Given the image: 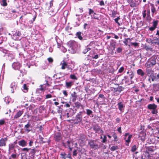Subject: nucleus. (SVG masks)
<instances>
[{"instance_id": "obj_42", "label": "nucleus", "mask_w": 159, "mask_h": 159, "mask_svg": "<svg viewBox=\"0 0 159 159\" xmlns=\"http://www.w3.org/2000/svg\"><path fill=\"white\" fill-rule=\"evenodd\" d=\"M93 16H92V15H91V16L92 17V18H93L94 19H97L98 20H99V19L98 18V17H97V16H96V15H97V14H96V13L94 12L93 13Z\"/></svg>"}, {"instance_id": "obj_28", "label": "nucleus", "mask_w": 159, "mask_h": 159, "mask_svg": "<svg viewBox=\"0 0 159 159\" xmlns=\"http://www.w3.org/2000/svg\"><path fill=\"white\" fill-rule=\"evenodd\" d=\"M23 90H24V92L26 93L28 91V88L26 84H24L23 85Z\"/></svg>"}, {"instance_id": "obj_56", "label": "nucleus", "mask_w": 159, "mask_h": 159, "mask_svg": "<svg viewBox=\"0 0 159 159\" xmlns=\"http://www.w3.org/2000/svg\"><path fill=\"white\" fill-rule=\"evenodd\" d=\"M45 82L46 83L45 84H45V85H46L47 86H48V87H49L51 85V84L49 83L47 80H45Z\"/></svg>"}, {"instance_id": "obj_15", "label": "nucleus", "mask_w": 159, "mask_h": 159, "mask_svg": "<svg viewBox=\"0 0 159 159\" xmlns=\"http://www.w3.org/2000/svg\"><path fill=\"white\" fill-rule=\"evenodd\" d=\"M18 145L22 147H24L27 146V142L24 139H21L18 142Z\"/></svg>"}, {"instance_id": "obj_31", "label": "nucleus", "mask_w": 159, "mask_h": 159, "mask_svg": "<svg viewBox=\"0 0 159 159\" xmlns=\"http://www.w3.org/2000/svg\"><path fill=\"white\" fill-rule=\"evenodd\" d=\"M132 137V135H129L128 136L127 139H126L125 141H126V145H127V144H126L127 143H128V144H129V143L130 142V139Z\"/></svg>"}, {"instance_id": "obj_26", "label": "nucleus", "mask_w": 159, "mask_h": 159, "mask_svg": "<svg viewBox=\"0 0 159 159\" xmlns=\"http://www.w3.org/2000/svg\"><path fill=\"white\" fill-rule=\"evenodd\" d=\"M7 0H2L1 2V5L3 7L7 6Z\"/></svg>"}, {"instance_id": "obj_17", "label": "nucleus", "mask_w": 159, "mask_h": 159, "mask_svg": "<svg viewBox=\"0 0 159 159\" xmlns=\"http://www.w3.org/2000/svg\"><path fill=\"white\" fill-rule=\"evenodd\" d=\"M30 151L29 153V154L31 155L32 157L34 158L35 154L37 150L35 148H33L30 149Z\"/></svg>"}, {"instance_id": "obj_63", "label": "nucleus", "mask_w": 159, "mask_h": 159, "mask_svg": "<svg viewBox=\"0 0 159 159\" xmlns=\"http://www.w3.org/2000/svg\"><path fill=\"white\" fill-rule=\"evenodd\" d=\"M63 93L66 97H67V96L68 93L66 90H64L63 91Z\"/></svg>"}, {"instance_id": "obj_27", "label": "nucleus", "mask_w": 159, "mask_h": 159, "mask_svg": "<svg viewBox=\"0 0 159 159\" xmlns=\"http://www.w3.org/2000/svg\"><path fill=\"white\" fill-rule=\"evenodd\" d=\"M124 88L121 86H119L116 88L117 92L120 93L121 91L124 89Z\"/></svg>"}, {"instance_id": "obj_32", "label": "nucleus", "mask_w": 159, "mask_h": 159, "mask_svg": "<svg viewBox=\"0 0 159 159\" xmlns=\"http://www.w3.org/2000/svg\"><path fill=\"white\" fill-rule=\"evenodd\" d=\"M45 84H42L40 85V88L39 89L40 90L44 91L46 89V87L44 86Z\"/></svg>"}, {"instance_id": "obj_18", "label": "nucleus", "mask_w": 159, "mask_h": 159, "mask_svg": "<svg viewBox=\"0 0 159 159\" xmlns=\"http://www.w3.org/2000/svg\"><path fill=\"white\" fill-rule=\"evenodd\" d=\"M117 105L118 108L120 111H122L124 109L125 106L122 102H119L117 104Z\"/></svg>"}, {"instance_id": "obj_51", "label": "nucleus", "mask_w": 159, "mask_h": 159, "mask_svg": "<svg viewBox=\"0 0 159 159\" xmlns=\"http://www.w3.org/2000/svg\"><path fill=\"white\" fill-rule=\"evenodd\" d=\"M5 123L4 119L0 120V125H3Z\"/></svg>"}, {"instance_id": "obj_7", "label": "nucleus", "mask_w": 159, "mask_h": 159, "mask_svg": "<svg viewBox=\"0 0 159 159\" xmlns=\"http://www.w3.org/2000/svg\"><path fill=\"white\" fill-rule=\"evenodd\" d=\"M21 66V65L18 62H14L12 64V67L15 70H19V69Z\"/></svg>"}, {"instance_id": "obj_37", "label": "nucleus", "mask_w": 159, "mask_h": 159, "mask_svg": "<svg viewBox=\"0 0 159 159\" xmlns=\"http://www.w3.org/2000/svg\"><path fill=\"white\" fill-rule=\"evenodd\" d=\"M118 149V147L116 146H113L110 148L111 151H113Z\"/></svg>"}, {"instance_id": "obj_22", "label": "nucleus", "mask_w": 159, "mask_h": 159, "mask_svg": "<svg viewBox=\"0 0 159 159\" xmlns=\"http://www.w3.org/2000/svg\"><path fill=\"white\" fill-rule=\"evenodd\" d=\"M82 33L81 32H77L75 35L76 36L78 37V38L81 40H83V37L81 35V34H82Z\"/></svg>"}, {"instance_id": "obj_21", "label": "nucleus", "mask_w": 159, "mask_h": 159, "mask_svg": "<svg viewBox=\"0 0 159 159\" xmlns=\"http://www.w3.org/2000/svg\"><path fill=\"white\" fill-rule=\"evenodd\" d=\"M151 5L152 6V7L151 8V10L152 13V15L153 16V15L154 14H156V10L153 4H152Z\"/></svg>"}, {"instance_id": "obj_44", "label": "nucleus", "mask_w": 159, "mask_h": 159, "mask_svg": "<svg viewBox=\"0 0 159 159\" xmlns=\"http://www.w3.org/2000/svg\"><path fill=\"white\" fill-rule=\"evenodd\" d=\"M158 24V21L155 20L153 22V26L155 28L157 27V26Z\"/></svg>"}, {"instance_id": "obj_20", "label": "nucleus", "mask_w": 159, "mask_h": 159, "mask_svg": "<svg viewBox=\"0 0 159 159\" xmlns=\"http://www.w3.org/2000/svg\"><path fill=\"white\" fill-rule=\"evenodd\" d=\"M73 84V83L72 81L66 82V87L67 89H70Z\"/></svg>"}, {"instance_id": "obj_16", "label": "nucleus", "mask_w": 159, "mask_h": 159, "mask_svg": "<svg viewBox=\"0 0 159 159\" xmlns=\"http://www.w3.org/2000/svg\"><path fill=\"white\" fill-rule=\"evenodd\" d=\"M67 144L64 142H62V144L63 146L65 147V148H67L71 147V144H72V146L73 145V143L70 141L68 140L66 142Z\"/></svg>"}, {"instance_id": "obj_12", "label": "nucleus", "mask_w": 159, "mask_h": 159, "mask_svg": "<svg viewBox=\"0 0 159 159\" xmlns=\"http://www.w3.org/2000/svg\"><path fill=\"white\" fill-rule=\"evenodd\" d=\"M23 113V111L22 110H20L17 112L16 115H15L13 118V120H17L22 115Z\"/></svg>"}, {"instance_id": "obj_60", "label": "nucleus", "mask_w": 159, "mask_h": 159, "mask_svg": "<svg viewBox=\"0 0 159 159\" xmlns=\"http://www.w3.org/2000/svg\"><path fill=\"white\" fill-rule=\"evenodd\" d=\"M48 62L50 63H52L53 61V59L51 57H49L48 58Z\"/></svg>"}, {"instance_id": "obj_6", "label": "nucleus", "mask_w": 159, "mask_h": 159, "mask_svg": "<svg viewBox=\"0 0 159 159\" xmlns=\"http://www.w3.org/2000/svg\"><path fill=\"white\" fill-rule=\"evenodd\" d=\"M54 138L55 140L57 142H59L62 138L61 134L60 132H58L55 133L54 135Z\"/></svg>"}, {"instance_id": "obj_23", "label": "nucleus", "mask_w": 159, "mask_h": 159, "mask_svg": "<svg viewBox=\"0 0 159 159\" xmlns=\"http://www.w3.org/2000/svg\"><path fill=\"white\" fill-rule=\"evenodd\" d=\"M131 41V39L129 38H127V39H125L123 41V43L126 45H128V43L129 42L130 43Z\"/></svg>"}, {"instance_id": "obj_9", "label": "nucleus", "mask_w": 159, "mask_h": 159, "mask_svg": "<svg viewBox=\"0 0 159 159\" xmlns=\"http://www.w3.org/2000/svg\"><path fill=\"white\" fill-rule=\"evenodd\" d=\"M8 139L6 137L2 138L0 140V147H5L6 146V142L7 141Z\"/></svg>"}, {"instance_id": "obj_46", "label": "nucleus", "mask_w": 159, "mask_h": 159, "mask_svg": "<svg viewBox=\"0 0 159 159\" xmlns=\"http://www.w3.org/2000/svg\"><path fill=\"white\" fill-rule=\"evenodd\" d=\"M130 45L132 46H134L135 47H138V43H130Z\"/></svg>"}, {"instance_id": "obj_45", "label": "nucleus", "mask_w": 159, "mask_h": 159, "mask_svg": "<svg viewBox=\"0 0 159 159\" xmlns=\"http://www.w3.org/2000/svg\"><path fill=\"white\" fill-rule=\"evenodd\" d=\"M20 74L19 75V76L18 77V79H20V77L21 76L23 77L24 75V74L23 71L22 70L20 71Z\"/></svg>"}, {"instance_id": "obj_19", "label": "nucleus", "mask_w": 159, "mask_h": 159, "mask_svg": "<svg viewBox=\"0 0 159 159\" xmlns=\"http://www.w3.org/2000/svg\"><path fill=\"white\" fill-rule=\"evenodd\" d=\"M71 96L72 97V101L73 102H75L77 98L76 93L74 92L71 94Z\"/></svg>"}, {"instance_id": "obj_2", "label": "nucleus", "mask_w": 159, "mask_h": 159, "mask_svg": "<svg viewBox=\"0 0 159 159\" xmlns=\"http://www.w3.org/2000/svg\"><path fill=\"white\" fill-rule=\"evenodd\" d=\"M61 68L62 70H65L66 69V71L68 73L67 74H69V73L72 72L73 69L70 66V65H68L67 62L63 60L61 64Z\"/></svg>"}, {"instance_id": "obj_14", "label": "nucleus", "mask_w": 159, "mask_h": 159, "mask_svg": "<svg viewBox=\"0 0 159 159\" xmlns=\"http://www.w3.org/2000/svg\"><path fill=\"white\" fill-rule=\"evenodd\" d=\"M148 74L150 78H154V79L155 78V79L157 80H158L157 78V76L154 75L153 72L152 70H148Z\"/></svg>"}, {"instance_id": "obj_64", "label": "nucleus", "mask_w": 159, "mask_h": 159, "mask_svg": "<svg viewBox=\"0 0 159 159\" xmlns=\"http://www.w3.org/2000/svg\"><path fill=\"white\" fill-rule=\"evenodd\" d=\"M144 74V73L142 70L140 69V75L142 76H143Z\"/></svg>"}, {"instance_id": "obj_10", "label": "nucleus", "mask_w": 159, "mask_h": 159, "mask_svg": "<svg viewBox=\"0 0 159 159\" xmlns=\"http://www.w3.org/2000/svg\"><path fill=\"white\" fill-rule=\"evenodd\" d=\"M68 46L72 49H73L77 45L76 42L74 40H70L68 43Z\"/></svg>"}, {"instance_id": "obj_35", "label": "nucleus", "mask_w": 159, "mask_h": 159, "mask_svg": "<svg viewBox=\"0 0 159 159\" xmlns=\"http://www.w3.org/2000/svg\"><path fill=\"white\" fill-rule=\"evenodd\" d=\"M60 155L61 156V157L62 159H66V153L64 152H61Z\"/></svg>"}, {"instance_id": "obj_47", "label": "nucleus", "mask_w": 159, "mask_h": 159, "mask_svg": "<svg viewBox=\"0 0 159 159\" xmlns=\"http://www.w3.org/2000/svg\"><path fill=\"white\" fill-rule=\"evenodd\" d=\"M70 78L72 79H74V80H77V77L75 75H70Z\"/></svg>"}, {"instance_id": "obj_59", "label": "nucleus", "mask_w": 159, "mask_h": 159, "mask_svg": "<svg viewBox=\"0 0 159 159\" xmlns=\"http://www.w3.org/2000/svg\"><path fill=\"white\" fill-rule=\"evenodd\" d=\"M122 51V48H121L119 47L117 49V51L118 53H120Z\"/></svg>"}, {"instance_id": "obj_54", "label": "nucleus", "mask_w": 159, "mask_h": 159, "mask_svg": "<svg viewBox=\"0 0 159 159\" xmlns=\"http://www.w3.org/2000/svg\"><path fill=\"white\" fill-rule=\"evenodd\" d=\"M107 137L106 135H104L103 136V138L102 142L103 143H105L107 141Z\"/></svg>"}, {"instance_id": "obj_36", "label": "nucleus", "mask_w": 159, "mask_h": 159, "mask_svg": "<svg viewBox=\"0 0 159 159\" xmlns=\"http://www.w3.org/2000/svg\"><path fill=\"white\" fill-rule=\"evenodd\" d=\"M112 137L114 138V140L116 142L118 141V137L116 135V133H114L112 135Z\"/></svg>"}, {"instance_id": "obj_62", "label": "nucleus", "mask_w": 159, "mask_h": 159, "mask_svg": "<svg viewBox=\"0 0 159 159\" xmlns=\"http://www.w3.org/2000/svg\"><path fill=\"white\" fill-rule=\"evenodd\" d=\"M146 11L145 10L144 11H143V17L144 18L146 16Z\"/></svg>"}, {"instance_id": "obj_39", "label": "nucleus", "mask_w": 159, "mask_h": 159, "mask_svg": "<svg viewBox=\"0 0 159 159\" xmlns=\"http://www.w3.org/2000/svg\"><path fill=\"white\" fill-rule=\"evenodd\" d=\"M30 149V148H23L21 149V151L22 152H28L29 150Z\"/></svg>"}, {"instance_id": "obj_55", "label": "nucleus", "mask_w": 159, "mask_h": 159, "mask_svg": "<svg viewBox=\"0 0 159 159\" xmlns=\"http://www.w3.org/2000/svg\"><path fill=\"white\" fill-rule=\"evenodd\" d=\"M124 69V67L123 66L121 67L119 70L118 72L119 73H121L123 72Z\"/></svg>"}, {"instance_id": "obj_49", "label": "nucleus", "mask_w": 159, "mask_h": 159, "mask_svg": "<svg viewBox=\"0 0 159 159\" xmlns=\"http://www.w3.org/2000/svg\"><path fill=\"white\" fill-rule=\"evenodd\" d=\"M142 134L143 136H141V139L143 142L145 140L146 134L145 133H143Z\"/></svg>"}, {"instance_id": "obj_38", "label": "nucleus", "mask_w": 159, "mask_h": 159, "mask_svg": "<svg viewBox=\"0 0 159 159\" xmlns=\"http://www.w3.org/2000/svg\"><path fill=\"white\" fill-rule=\"evenodd\" d=\"M111 17L113 18L115 17L117 14V11L112 10L111 11Z\"/></svg>"}, {"instance_id": "obj_34", "label": "nucleus", "mask_w": 159, "mask_h": 159, "mask_svg": "<svg viewBox=\"0 0 159 159\" xmlns=\"http://www.w3.org/2000/svg\"><path fill=\"white\" fill-rule=\"evenodd\" d=\"M21 35V33L20 31H18L16 32L15 34H14L13 35V37H15V36H18L20 37Z\"/></svg>"}, {"instance_id": "obj_43", "label": "nucleus", "mask_w": 159, "mask_h": 159, "mask_svg": "<svg viewBox=\"0 0 159 159\" xmlns=\"http://www.w3.org/2000/svg\"><path fill=\"white\" fill-rule=\"evenodd\" d=\"M39 138L40 140V141H41V143H46L45 142H44L43 141V138L41 136V135H39Z\"/></svg>"}, {"instance_id": "obj_13", "label": "nucleus", "mask_w": 159, "mask_h": 159, "mask_svg": "<svg viewBox=\"0 0 159 159\" xmlns=\"http://www.w3.org/2000/svg\"><path fill=\"white\" fill-rule=\"evenodd\" d=\"M122 83L123 84L125 82L127 85H129L131 84V81L129 80V79L128 76H125L124 79H122Z\"/></svg>"}, {"instance_id": "obj_11", "label": "nucleus", "mask_w": 159, "mask_h": 159, "mask_svg": "<svg viewBox=\"0 0 159 159\" xmlns=\"http://www.w3.org/2000/svg\"><path fill=\"white\" fill-rule=\"evenodd\" d=\"M106 99V98L103 94H100L98 95V100H99V102L102 103L104 102Z\"/></svg>"}, {"instance_id": "obj_57", "label": "nucleus", "mask_w": 159, "mask_h": 159, "mask_svg": "<svg viewBox=\"0 0 159 159\" xmlns=\"http://www.w3.org/2000/svg\"><path fill=\"white\" fill-rule=\"evenodd\" d=\"M111 90L114 93H115L117 92L116 88H115L114 87H111Z\"/></svg>"}, {"instance_id": "obj_8", "label": "nucleus", "mask_w": 159, "mask_h": 159, "mask_svg": "<svg viewBox=\"0 0 159 159\" xmlns=\"http://www.w3.org/2000/svg\"><path fill=\"white\" fill-rule=\"evenodd\" d=\"M93 129L96 133L100 134L103 133V131L98 126H93Z\"/></svg>"}, {"instance_id": "obj_61", "label": "nucleus", "mask_w": 159, "mask_h": 159, "mask_svg": "<svg viewBox=\"0 0 159 159\" xmlns=\"http://www.w3.org/2000/svg\"><path fill=\"white\" fill-rule=\"evenodd\" d=\"M134 76V75L133 73H131V74L129 75V76H128L129 77V78H130V80H132V79L133 78Z\"/></svg>"}, {"instance_id": "obj_50", "label": "nucleus", "mask_w": 159, "mask_h": 159, "mask_svg": "<svg viewBox=\"0 0 159 159\" xmlns=\"http://www.w3.org/2000/svg\"><path fill=\"white\" fill-rule=\"evenodd\" d=\"M111 52H113V51L115 50V44H112L111 45Z\"/></svg>"}, {"instance_id": "obj_40", "label": "nucleus", "mask_w": 159, "mask_h": 159, "mask_svg": "<svg viewBox=\"0 0 159 159\" xmlns=\"http://www.w3.org/2000/svg\"><path fill=\"white\" fill-rule=\"evenodd\" d=\"M86 110V113L87 115L89 116L92 114L93 111L91 110H90L89 109H87Z\"/></svg>"}, {"instance_id": "obj_33", "label": "nucleus", "mask_w": 159, "mask_h": 159, "mask_svg": "<svg viewBox=\"0 0 159 159\" xmlns=\"http://www.w3.org/2000/svg\"><path fill=\"white\" fill-rule=\"evenodd\" d=\"M15 148V145L13 143H11L9 145V150H13Z\"/></svg>"}, {"instance_id": "obj_52", "label": "nucleus", "mask_w": 159, "mask_h": 159, "mask_svg": "<svg viewBox=\"0 0 159 159\" xmlns=\"http://www.w3.org/2000/svg\"><path fill=\"white\" fill-rule=\"evenodd\" d=\"M136 150V147L135 145L133 146L131 148V150L133 152H135Z\"/></svg>"}, {"instance_id": "obj_4", "label": "nucleus", "mask_w": 159, "mask_h": 159, "mask_svg": "<svg viewBox=\"0 0 159 159\" xmlns=\"http://www.w3.org/2000/svg\"><path fill=\"white\" fill-rule=\"evenodd\" d=\"M156 63V60L154 58H151L147 61L146 64V66L148 68L152 67L154 65H155Z\"/></svg>"}, {"instance_id": "obj_25", "label": "nucleus", "mask_w": 159, "mask_h": 159, "mask_svg": "<svg viewBox=\"0 0 159 159\" xmlns=\"http://www.w3.org/2000/svg\"><path fill=\"white\" fill-rule=\"evenodd\" d=\"M74 104L75 107L77 109H79L81 107H82V105L79 102H75V103Z\"/></svg>"}, {"instance_id": "obj_48", "label": "nucleus", "mask_w": 159, "mask_h": 159, "mask_svg": "<svg viewBox=\"0 0 159 159\" xmlns=\"http://www.w3.org/2000/svg\"><path fill=\"white\" fill-rule=\"evenodd\" d=\"M89 15H91V14H93L94 12V11L91 8H89Z\"/></svg>"}, {"instance_id": "obj_1", "label": "nucleus", "mask_w": 159, "mask_h": 159, "mask_svg": "<svg viewBox=\"0 0 159 159\" xmlns=\"http://www.w3.org/2000/svg\"><path fill=\"white\" fill-rule=\"evenodd\" d=\"M99 142L97 139H89L88 141V145L91 148L96 150L99 148L101 146L98 144Z\"/></svg>"}, {"instance_id": "obj_41", "label": "nucleus", "mask_w": 159, "mask_h": 159, "mask_svg": "<svg viewBox=\"0 0 159 159\" xmlns=\"http://www.w3.org/2000/svg\"><path fill=\"white\" fill-rule=\"evenodd\" d=\"M120 19V16L117 17L114 19L116 23L118 25H120V24L118 20Z\"/></svg>"}, {"instance_id": "obj_29", "label": "nucleus", "mask_w": 159, "mask_h": 159, "mask_svg": "<svg viewBox=\"0 0 159 159\" xmlns=\"http://www.w3.org/2000/svg\"><path fill=\"white\" fill-rule=\"evenodd\" d=\"M61 103L63 104H64V107H70V104L67 102L62 101L61 102Z\"/></svg>"}, {"instance_id": "obj_24", "label": "nucleus", "mask_w": 159, "mask_h": 159, "mask_svg": "<svg viewBox=\"0 0 159 159\" xmlns=\"http://www.w3.org/2000/svg\"><path fill=\"white\" fill-rule=\"evenodd\" d=\"M30 126V125L29 124V122L27 124L25 125V131H27L28 133L30 131V130L29 129Z\"/></svg>"}, {"instance_id": "obj_58", "label": "nucleus", "mask_w": 159, "mask_h": 159, "mask_svg": "<svg viewBox=\"0 0 159 159\" xmlns=\"http://www.w3.org/2000/svg\"><path fill=\"white\" fill-rule=\"evenodd\" d=\"M52 96L50 94H48L46 95V99L49 98H52Z\"/></svg>"}, {"instance_id": "obj_3", "label": "nucleus", "mask_w": 159, "mask_h": 159, "mask_svg": "<svg viewBox=\"0 0 159 159\" xmlns=\"http://www.w3.org/2000/svg\"><path fill=\"white\" fill-rule=\"evenodd\" d=\"M82 114V112H80L75 116V119L71 120L72 121H74V124L77 125L78 123H82L83 117Z\"/></svg>"}, {"instance_id": "obj_53", "label": "nucleus", "mask_w": 159, "mask_h": 159, "mask_svg": "<svg viewBox=\"0 0 159 159\" xmlns=\"http://www.w3.org/2000/svg\"><path fill=\"white\" fill-rule=\"evenodd\" d=\"M77 150H74L73 152V156L74 157H75L77 156Z\"/></svg>"}, {"instance_id": "obj_5", "label": "nucleus", "mask_w": 159, "mask_h": 159, "mask_svg": "<svg viewBox=\"0 0 159 159\" xmlns=\"http://www.w3.org/2000/svg\"><path fill=\"white\" fill-rule=\"evenodd\" d=\"M157 105L154 104H149L148 106V108L149 110H152L151 113L153 114H156L157 113Z\"/></svg>"}, {"instance_id": "obj_30", "label": "nucleus", "mask_w": 159, "mask_h": 159, "mask_svg": "<svg viewBox=\"0 0 159 159\" xmlns=\"http://www.w3.org/2000/svg\"><path fill=\"white\" fill-rule=\"evenodd\" d=\"M16 84L14 82L12 83L11 84V88L12 89H16ZM11 92L12 93H13L14 92V90L12 91V89L11 90Z\"/></svg>"}]
</instances>
